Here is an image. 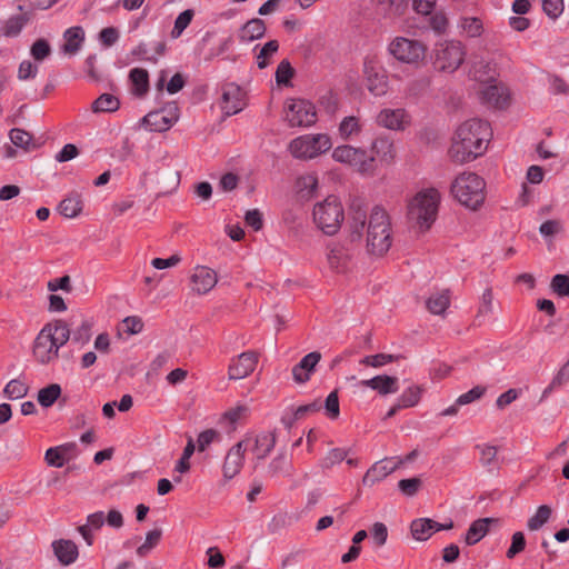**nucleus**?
<instances>
[{
	"mask_svg": "<svg viewBox=\"0 0 569 569\" xmlns=\"http://www.w3.org/2000/svg\"><path fill=\"white\" fill-rule=\"evenodd\" d=\"M492 136L490 124L481 119H469L456 130L449 156L457 163L473 161L482 156Z\"/></svg>",
	"mask_w": 569,
	"mask_h": 569,
	"instance_id": "nucleus-1",
	"label": "nucleus"
},
{
	"mask_svg": "<svg viewBox=\"0 0 569 569\" xmlns=\"http://www.w3.org/2000/svg\"><path fill=\"white\" fill-rule=\"evenodd\" d=\"M71 336L68 323L63 320H54L47 323L36 337L33 356L41 365L54 361L59 356V349L64 346Z\"/></svg>",
	"mask_w": 569,
	"mask_h": 569,
	"instance_id": "nucleus-2",
	"label": "nucleus"
},
{
	"mask_svg": "<svg viewBox=\"0 0 569 569\" xmlns=\"http://www.w3.org/2000/svg\"><path fill=\"white\" fill-rule=\"evenodd\" d=\"M441 196L436 188L418 191L408 202L407 218L413 229L425 232L437 219Z\"/></svg>",
	"mask_w": 569,
	"mask_h": 569,
	"instance_id": "nucleus-3",
	"label": "nucleus"
},
{
	"mask_svg": "<svg viewBox=\"0 0 569 569\" xmlns=\"http://www.w3.org/2000/svg\"><path fill=\"white\" fill-rule=\"evenodd\" d=\"M393 231L388 212L380 206L372 208L368 220L366 249L375 257H383L391 248Z\"/></svg>",
	"mask_w": 569,
	"mask_h": 569,
	"instance_id": "nucleus-4",
	"label": "nucleus"
},
{
	"mask_svg": "<svg viewBox=\"0 0 569 569\" xmlns=\"http://www.w3.org/2000/svg\"><path fill=\"white\" fill-rule=\"evenodd\" d=\"M453 198L470 210H478L486 199V182L475 172L465 171L451 183Z\"/></svg>",
	"mask_w": 569,
	"mask_h": 569,
	"instance_id": "nucleus-5",
	"label": "nucleus"
},
{
	"mask_svg": "<svg viewBox=\"0 0 569 569\" xmlns=\"http://www.w3.org/2000/svg\"><path fill=\"white\" fill-rule=\"evenodd\" d=\"M312 216L317 227L328 236L337 233L345 219L342 204L335 196L318 202L313 207Z\"/></svg>",
	"mask_w": 569,
	"mask_h": 569,
	"instance_id": "nucleus-6",
	"label": "nucleus"
},
{
	"mask_svg": "<svg viewBox=\"0 0 569 569\" xmlns=\"http://www.w3.org/2000/svg\"><path fill=\"white\" fill-rule=\"evenodd\" d=\"M388 50L398 61L418 66L426 58L427 46L416 39L397 37L390 42Z\"/></svg>",
	"mask_w": 569,
	"mask_h": 569,
	"instance_id": "nucleus-7",
	"label": "nucleus"
},
{
	"mask_svg": "<svg viewBox=\"0 0 569 569\" xmlns=\"http://www.w3.org/2000/svg\"><path fill=\"white\" fill-rule=\"evenodd\" d=\"M331 148L327 134H306L293 139L289 144L291 154L297 159H312Z\"/></svg>",
	"mask_w": 569,
	"mask_h": 569,
	"instance_id": "nucleus-8",
	"label": "nucleus"
},
{
	"mask_svg": "<svg viewBox=\"0 0 569 569\" xmlns=\"http://www.w3.org/2000/svg\"><path fill=\"white\" fill-rule=\"evenodd\" d=\"M465 58L466 50L459 41H445L435 49V67L442 72H455Z\"/></svg>",
	"mask_w": 569,
	"mask_h": 569,
	"instance_id": "nucleus-9",
	"label": "nucleus"
},
{
	"mask_svg": "<svg viewBox=\"0 0 569 569\" xmlns=\"http://www.w3.org/2000/svg\"><path fill=\"white\" fill-rule=\"evenodd\" d=\"M332 158L353 167L361 174L372 176L376 172V158L369 157L362 149L348 144L339 146L333 150Z\"/></svg>",
	"mask_w": 569,
	"mask_h": 569,
	"instance_id": "nucleus-10",
	"label": "nucleus"
},
{
	"mask_svg": "<svg viewBox=\"0 0 569 569\" xmlns=\"http://www.w3.org/2000/svg\"><path fill=\"white\" fill-rule=\"evenodd\" d=\"M286 120L291 127H309L316 122L313 104L303 99H288L284 106Z\"/></svg>",
	"mask_w": 569,
	"mask_h": 569,
	"instance_id": "nucleus-11",
	"label": "nucleus"
},
{
	"mask_svg": "<svg viewBox=\"0 0 569 569\" xmlns=\"http://www.w3.org/2000/svg\"><path fill=\"white\" fill-rule=\"evenodd\" d=\"M259 361V352L249 350L232 357L228 367L229 380H240L249 377Z\"/></svg>",
	"mask_w": 569,
	"mask_h": 569,
	"instance_id": "nucleus-12",
	"label": "nucleus"
},
{
	"mask_svg": "<svg viewBox=\"0 0 569 569\" xmlns=\"http://www.w3.org/2000/svg\"><path fill=\"white\" fill-rule=\"evenodd\" d=\"M327 250V262L331 271L346 273L350 270L352 252L349 247L342 243H331Z\"/></svg>",
	"mask_w": 569,
	"mask_h": 569,
	"instance_id": "nucleus-13",
	"label": "nucleus"
},
{
	"mask_svg": "<svg viewBox=\"0 0 569 569\" xmlns=\"http://www.w3.org/2000/svg\"><path fill=\"white\" fill-rule=\"evenodd\" d=\"M249 443L250 439L246 438L228 450L222 465L223 477L227 480L232 479L240 472L243 466L244 452Z\"/></svg>",
	"mask_w": 569,
	"mask_h": 569,
	"instance_id": "nucleus-14",
	"label": "nucleus"
},
{
	"mask_svg": "<svg viewBox=\"0 0 569 569\" xmlns=\"http://www.w3.org/2000/svg\"><path fill=\"white\" fill-rule=\"evenodd\" d=\"M244 106V92L238 84L227 83L222 86L220 107L226 116L237 114Z\"/></svg>",
	"mask_w": 569,
	"mask_h": 569,
	"instance_id": "nucleus-15",
	"label": "nucleus"
},
{
	"mask_svg": "<svg viewBox=\"0 0 569 569\" xmlns=\"http://www.w3.org/2000/svg\"><path fill=\"white\" fill-rule=\"evenodd\" d=\"M217 282V272L206 266H197L190 276L191 290L197 295L208 293Z\"/></svg>",
	"mask_w": 569,
	"mask_h": 569,
	"instance_id": "nucleus-16",
	"label": "nucleus"
},
{
	"mask_svg": "<svg viewBox=\"0 0 569 569\" xmlns=\"http://www.w3.org/2000/svg\"><path fill=\"white\" fill-rule=\"evenodd\" d=\"M401 465H403V460L382 459L376 462L363 476V486L371 487L376 482L383 480L386 477L396 471Z\"/></svg>",
	"mask_w": 569,
	"mask_h": 569,
	"instance_id": "nucleus-17",
	"label": "nucleus"
},
{
	"mask_svg": "<svg viewBox=\"0 0 569 569\" xmlns=\"http://www.w3.org/2000/svg\"><path fill=\"white\" fill-rule=\"evenodd\" d=\"M481 101L490 107L503 109L509 103L508 88L502 83H490L479 91Z\"/></svg>",
	"mask_w": 569,
	"mask_h": 569,
	"instance_id": "nucleus-18",
	"label": "nucleus"
},
{
	"mask_svg": "<svg viewBox=\"0 0 569 569\" xmlns=\"http://www.w3.org/2000/svg\"><path fill=\"white\" fill-rule=\"evenodd\" d=\"M366 86L368 90L376 97L387 93L388 78L381 68L371 63H365Z\"/></svg>",
	"mask_w": 569,
	"mask_h": 569,
	"instance_id": "nucleus-19",
	"label": "nucleus"
},
{
	"mask_svg": "<svg viewBox=\"0 0 569 569\" xmlns=\"http://www.w3.org/2000/svg\"><path fill=\"white\" fill-rule=\"evenodd\" d=\"M321 353L319 351H312L306 355L296 366L292 368L293 380L299 383H306L310 380L311 375L316 370L317 365L321 360Z\"/></svg>",
	"mask_w": 569,
	"mask_h": 569,
	"instance_id": "nucleus-20",
	"label": "nucleus"
},
{
	"mask_svg": "<svg viewBox=\"0 0 569 569\" xmlns=\"http://www.w3.org/2000/svg\"><path fill=\"white\" fill-rule=\"evenodd\" d=\"M379 126L390 130H403L410 122L405 109H382L377 116Z\"/></svg>",
	"mask_w": 569,
	"mask_h": 569,
	"instance_id": "nucleus-21",
	"label": "nucleus"
},
{
	"mask_svg": "<svg viewBox=\"0 0 569 569\" xmlns=\"http://www.w3.org/2000/svg\"><path fill=\"white\" fill-rule=\"evenodd\" d=\"M360 385L377 391L380 396L396 393L399 390L398 378L388 375H378L370 379L361 380Z\"/></svg>",
	"mask_w": 569,
	"mask_h": 569,
	"instance_id": "nucleus-22",
	"label": "nucleus"
},
{
	"mask_svg": "<svg viewBox=\"0 0 569 569\" xmlns=\"http://www.w3.org/2000/svg\"><path fill=\"white\" fill-rule=\"evenodd\" d=\"M52 550L62 566H70L79 557L78 546L69 539H58L52 542Z\"/></svg>",
	"mask_w": 569,
	"mask_h": 569,
	"instance_id": "nucleus-23",
	"label": "nucleus"
},
{
	"mask_svg": "<svg viewBox=\"0 0 569 569\" xmlns=\"http://www.w3.org/2000/svg\"><path fill=\"white\" fill-rule=\"evenodd\" d=\"M371 152V157L376 158V167L378 163L382 166L390 164L396 154L393 142L388 138H377L372 142Z\"/></svg>",
	"mask_w": 569,
	"mask_h": 569,
	"instance_id": "nucleus-24",
	"label": "nucleus"
},
{
	"mask_svg": "<svg viewBox=\"0 0 569 569\" xmlns=\"http://www.w3.org/2000/svg\"><path fill=\"white\" fill-rule=\"evenodd\" d=\"M378 13L386 18H398L405 13L409 0H371Z\"/></svg>",
	"mask_w": 569,
	"mask_h": 569,
	"instance_id": "nucleus-25",
	"label": "nucleus"
},
{
	"mask_svg": "<svg viewBox=\"0 0 569 569\" xmlns=\"http://www.w3.org/2000/svg\"><path fill=\"white\" fill-rule=\"evenodd\" d=\"M177 116H164L161 111L149 112L146 114L141 122L150 131L162 132L167 131L177 121Z\"/></svg>",
	"mask_w": 569,
	"mask_h": 569,
	"instance_id": "nucleus-26",
	"label": "nucleus"
},
{
	"mask_svg": "<svg viewBox=\"0 0 569 569\" xmlns=\"http://www.w3.org/2000/svg\"><path fill=\"white\" fill-rule=\"evenodd\" d=\"M249 439L250 442H253L252 451L259 461L263 460L272 451L276 445L274 432H262L257 435L253 439Z\"/></svg>",
	"mask_w": 569,
	"mask_h": 569,
	"instance_id": "nucleus-27",
	"label": "nucleus"
},
{
	"mask_svg": "<svg viewBox=\"0 0 569 569\" xmlns=\"http://www.w3.org/2000/svg\"><path fill=\"white\" fill-rule=\"evenodd\" d=\"M451 296L449 289H443L432 293L426 300L427 310L436 316H443L450 306Z\"/></svg>",
	"mask_w": 569,
	"mask_h": 569,
	"instance_id": "nucleus-28",
	"label": "nucleus"
},
{
	"mask_svg": "<svg viewBox=\"0 0 569 569\" xmlns=\"http://www.w3.org/2000/svg\"><path fill=\"white\" fill-rule=\"evenodd\" d=\"M64 43L61 48L64 54H76L84 40V31L81 27H71L63 33Z\"/></svg>",
	"mask_w": 569,
	"mask_h": 569,
	"instance_id": "nucleus-29",
	"label": "nucleus"
},
{
	"mask_svg": "<svg viewBox=\"0 0 569 569\" xmlns=\"http://www.w3.org/2000/svg\"><path fill=\"white\" fill-rule=\"evenodd\" d=\"M495 519L492 518H481L473 521L466 532L465 542L468 546H473L479 542L487 535L489 525Z\"/></svg>",
	"mask_w": 569,
	"mask_h": 569,
	"instance_id": "nucleus-30",
	"label": "nucleus"
},
{
	"mask_svg": "<svg viewBox=\"0 0 569 569\" xmlns=\"http://www.w3.org/2000/svg\"><path fill=\"white\" fill-rule=\"evenodd\" d=\"M104 523V513L97 511L87 517V522L78 527L79 533L82 536L88 546L93 543L92 530H99Z\"/></svg>",
	"mask_w": 569,
	"mask_h": 569,
	"instance_id": "nucleus-31",
	"label": "nucleus"
},
{
	"mask_svg": "<svg viewBox=\"0 0 569 569\" xmlns=\"http://www.w3.org/2000/svg\"><path fill=\"white\" fill-rule=\"evenodd\" d=\"M266 24L263 20L254 18L249 20L240 30L239 38L242 42H250L260 39L266 33Z\"/></svg>",
	"mask_w": 569,
	"mask_h": 569,
	"instance_id": "nucleus-32",
	"label": "nucleus"
},
{
	"mask_svg": "<svg viewBox=\"0 0 569 569\" xmlns=\"http://www.w3.org/2000/svg\"><path fill=\"white\" fill-rule=\"evenodd\" d=\"M432 525V519L429 518H419L413 520L410 525V531L413 539L417 541L428 540L435 532Z\"/></svg>",
	"mask_w": 569,
	"mask_h": 569,
	"instance_id": "nucleus-33",
	"label": "nucleus"
},
{
	"mask_svg": "<svg viewBox=\"0 0 569 569\" xmlns=\"http://www.w3.org/2000/svg\"><path fill=\"white\" fill-rule=\"evenodd\" d=\"M10 141L18 148L26 151L37 149L39 144L34 142L33 136L20 128H13L9 132Z\"/></svg>",
	"mask_w": 569,
	"mask_h": 569,
	"instance_id": "nucleus-34",
	"label": "nucleus"
},
{
	"mask_svg": "<svg viewBox=\"0 0 569 569\" xmlns=\"http://www.w3.org/2000/svg\"><path fill=\"white\" fill-rule=\"evenodd\" d=\"M129 78L133 84V93L138 97H142L148 92L149 89V73L146 69L133 68Z\"/></svg>",
	"mask_w": 569,
	"mask_h": 569,
	"instance_id": "nucleus-35",
	"label": "nucleus"
},
{
	"mask_svg": "<svg viewBox=\"0 0 569 569\" xmlns=\"http://www.w3.org/2000/svg\"><path fill=\"white\" fill-rule=\"evenodd\" d=\"M120 101L117 97L110 93H102L99 96L91 106L93 112H114L119 109Z\"/></svg>",
	"mask_w": 569,
	"mask_h": 569,
	"instance_id": "nucleus-36",
	"label": "nucleus"
},
{
	"mask_svg": "<svg viewBox=\"0 0 569 569\" xmlns=\"http://www.w3.org/2000/svg\"><path fill=\"white\" fill-rule=\"evenodd\" d=\"M61 395V387L58 383H51L38 391L37 400L44 408L51 407Z\"/></svg>",
	"mask_w": 569,
	"mask_h": 569,
	"instance_id": "nucleus-37",
	"label": "nucleus"
},
{
	"mask_svg": "<svg viewBox=\"0 0 569 569\" xmlns=\"http://www.w3.org/2000/svg\"><path fill=\"white\" fill-rule=\"evenodd\" d=\"M82 210V201L80 196L74 194L67 197L59 204V211L66 218H74Z\"/></svg>",
	"mask_w": 569,
	"mask_h": 569,
	"instance_id": "nucleus-38",
	"label": "nucleus"
},
{
	"mask_svg": "<svg viewBox=\"0 0 569 569\" xmlns=\"http://www.w3.org/2000/svg\"><path fill=\"white\" fill-rule=\"evenodd\" d=\"M551 513L552 510L548 505L539 506L536 513L527 522L528 529L531 531L539 530L549 521Z\"/></svg>",
	"mask_w": 569,
	"mask_h": 569,
	"instance_id": "nucleus-39",
	"label": "nucleus"
},
{
	"mask_svg": "<svg viewBox=\"0 0 569 569\" xmlns=\"http://www.w3.org/2000/svg\"><path fill=\"white\" fill-rule=\"evenodd\" d=\"M30 20V13L23 12L9 18L4 24L3 33L7 37H14L20 33L26 23Z\"/></svg>",
	"mask_w": 569,
	"mask_h": 569,
	"instance_id": "nucleus-40",
	"label": "nucleus"
},
{
	"mask_svg": "<svg viewBox=\"0 0 569 569\" xmlns=\"http://www.w3.org/2000/svg\"><path fill=\"white\" fill-rule=\"evenodd\" d=\"M423 388L418 385L408 387L398 398L400 406L403 408H411L419 403Z\"/></svg>",
	"mask_w": 569,
	"mask_h": 569,
	"instance_id": "nucleus-41",
	"label": "nucleus"
},
{
	"mask_svg": "<svg viewBox=\"0 0 569 569\" xmlns=\"http://www.w3.org/2000/svg\"><path fill=\"white\" fill-rule=\"evenodd\" d=\"M162 537L161 529H153L147 532L144 542L137 548V555L139 557H146L154 547L158 546Z\"/></svg>",
	"mask_w": 569,
	"mask_h": 569,
	"instance_id": "nucleus-42",
	"label": "nucleus"
},
{
	"mask_svg": "<svg viewBox=\"0 0 569 569\" xmlns=\"http://www.w3.org/2000/svg\"><path fill=\"white\" fill-rule=\"evenodd\" d=\"M279 50V42L277 40L268 41L259 51L257 56V66L259 69H264L269 66V58H271Z\"/></svg>",
	"mask_w": 569,
	"mask_h": 569,
	"instance_id": "nucleus-43",
	"label": "nucleus"
},
{
	"mask_svg": "<svg viewBox=\"0 0 569 569\" xmlns=\"http://www.w3.org/2000/svg\"><path fill=\"white\" fill-rule=\"evenodd\" d=\"M268 470L272 477L274 476H290L291 462L282 455L277 456L270 462Z\"/></svg>",
	"mask_w": 569,
	"mask_h": 569,
	"instance_id": "nucleus-44",
	"label": "nucleus"
},
{
	"mask_svg": "<svg viewBox=\"0 0 569 569\" xmlns=\"http://www.w3.org/2000/svg\"><path fill=\"white\" fill-rule=\"evenodd\" d=\"M194 450H196L194 442H193L192 438H189V440L183 449L181 458L176 463L174 471H177L181 475L189 472V470L191 468L189 460H190L191 456L193 455Z\"/></svg>",
	"mask_w": 569,
	"mask_h": 569,
	"instance_id": "nucleus-45",
	"label": "nucleus"
},
{
	"mask_svg": "<svg viewBox=\"0 0 569 569\" xmlns=\"http://www.w3.org/2000/svg\"><path fill=\"white\" fill-rule=\"evenodd\" d=\"M295 76V69L291 67L289 60L280 61L276 70V82L278 84L289 86L290 80Z\"/></svg>",
	"mask_w": 569,
	"mask_h": 569,
	"instance_id": "nucleus-46",
	"label": "nucleus"
},
{
	"mask_svg": "<svg viewBox=\"0 0 569 569\" xmlns=\"http://www.w3.org/2000/svg\"><path fill=\"white\" fill-rule=\"evenodd\" d=\"M431 86V78L429 76H421L412 80L407 87V93L412 97H418L428 91Z\"/></svg>",
	"mask_w": 569,
	"mask_h": 569,
	"instance_id": "nucleus-47",
	"label": "nucleus"
},
{
	"mask_svg": "<svg viewBox=\"0 0 569 569\" xmlns=\"http://www.w3.org/2000/svg\"><path fill=\"white\" fill-rule=\"evenodd\" d=\"M193 18V10L187 9L182 11L176 19L173 29L171 30V37L177 39L181 36L184 29L190 24Z\"/></svg>",
	"mask_w": 569,
	"mask_h": 569,
	"instance_id": "nucleus-48",
	"label": "nucleus"
},
{
	"mask_svg": "<svg viewBox=\"0 0 569 569\" xmlns=\"http://www.w3.org/2000/svg\"><path fill=\"white\" fill-rule=\"evenodd\" d=\"M395 359H396V356H393V355L377 353V355L363 357L360 360V363L365 365L367 367L380 368L388 363L393 362Z\"/></svg>",
	"mask_w": 569,
	"mask_h": 569,
	"instance_id": "nucleus-49",
	"label": "nucleus"
},
{
	"mask_svg": "<svg viewBox=\"0 0 569 569\" xmlns=\"http://www.w3.org/2000/svg\"><path fill=\"white\" fill-rule=\"evenodd\" d=\"M551 290L560 297H569V276L558 273L550 282Z\"/></svg>",
	"mask_w": 569,
	"mask_h": 569,
	"instance_id": "nucleus-50",
	"label": "nucleus"
},
{
	"mask_svg": "<svg viewBox=\"0 0 569 569\" xmlns=\"http://www.w3.org/2000/svg\"><path fill=\"white\" fill-rule=\"evenodd\" d=\"M28 392V387L24 382L13 379L9 381L4 388V395L9 399H20Z\"/></svg>",
	"mask_w": 569,
	"mask_h": 569,
	"instance_id": "nucleus-51",
	"label": "nucleus"
},
{
	"mask_svg": "<svg viewBox=\"0 0 569 569\" xmlns=\"http://www.w3.org/2000/svg\"><path fill=\"white\" fill-rule=\"evenodd\" d=\"M526 548V538L523 532L517 531L511 537V545L506 552L508 559H513L518 553L522 552Z\"/></svg>",
	"mask_w": 569,
	"mask_h": 569,
	"instance_id": "nucleus-52",
	"label": "nucleus"
},
{
	"mask_svg": "<svg viewBox=\"0 0 569 569\" xmlns=\"http://www.w3.org/2000/svg\"><path fill=\"white\" fill-rule=\"evenodd\" d=\"M30 53L37 61H42L51 53V47L46 39H38L33 42Z\"/></svg>",
	"mask_w": 569,
	"mask_h": 569,
	"instance_id": "nucleus-53",
	"label": "nucleus"
},
{
	"mask_svg": "<svg viewBox=\"0 0 569 569\" xmlns=\"http://www.w3.org/2000/svg\"><path fill=\"white\" fill-rule=\"evenodd\" d=\"M360 131L359 119L356 117H346L340 123L339 132L342 138L348 139L350 136Z\"/></svg>",
	"mask_w": 569,
	"mask_h": 569,
	"instance_id": "nucleus-54",
	"label": "nucleus"
},
{
	"mask_svg": "<svg viewBox=\"0 0 569 569\" xmlns=\"http://www.w3.org/2000/svg\"><path fill=\"white\" fill-rule=\"evenodd\" d=\"M461 27L472 38L479 37L483 30L481 20L475 17L463 18Z\"/></svg>",
	"mask_w": 569,
	"mask_h": 569,
	"instance_id": "nucleus-55",
	"label": "nucleus"
},
{
	"mask_svg": "<svg viewBox=\"0 0 569 569\" xmlns=\"http://www.w3.org/2000/svg\"><path fill=\"white\" fill-rule=\"evenodd\" d=\"M486 391H487L486 387L476 386L472 389H470L469 391H467L466 393L460 395L457 398V405L466 406L471 402H475V401L479 400L480 398H482L483 395L486 393Z\"/></svg>",
	"mask_w": 569,
	"mask_h": 569,
	"instance_id": "nucleus-56",
	"label": "nucleus"
},
{
	"mask_svg": "<svg viewBox=\"0 0 569 569\" xmlns=\"http://www.w3.org/2000/svg\"><path fill=\"white\" fill-rule=\"evenodd\" d=\"M493 310V292L491 288H487L480 299L477 318L485 317Z\"/></svg>",
	"mask_w": 569,
	"mask_h": 569,
	"instance_id": "nucleus-57",
	"label": "nucleus"
},
{
	"mask_svg": "<svg viewBox=\"0 0 569 569\" xmlns=\"http://www.w3.org/2000/svg\"><path fill=\"white\" fill-rule=\"evenodd\" d=\"M563 9V0H542V10L552 20H556Z\"/></svg>",
	"mask_w": 569,
	"mask_h": 569,
	"instance_id": "nucleus-58",
	"label": "nucleus"
},
{
	"mask_svg": "<svg viewBox=\"0 0 569 569\" xmlns=\"http://www.w3.org/2000/svg\"><path fill=\"white\" fill-rule=\"evenodd\" d=\"M143 321L138 316H129L122 320V330L128 335H138L143 330Z\"/></svg>",
	"mask_w": 569,
	"mask_h": 569,
	"instance_id": "nucleus-59",
	"label": "nucleus"
},
{
	"mask_svg": "<svg viewBox=\"0 0 569 569\" xmlns=\"http://www.w3.org/2000/svg\"><path fill=\"white\" fill-rule=\"evenodd\" d=\"M62 450V448L52 447L46 451L44 460L48 466L61 468L64 465L66 457L61 453Z\"/></svg>",
	"mask_w": 569,
	"mask_h": 569,
	"instance_id": "nucleus-60",
	"label": "nucleus"
},
{
	"mask_svg": "<svg viewBox=\"0 0 569 569\" xmlns=\"http://www.w3.org/2000/svg\"><path fill=\"white\" fill-rule=\"evenodd\" d=\"M421 487L419 478L402 479L398 482L399 490L407 497H413Z\"/></svg>",
	"mask_w": 569,
	"mask_h": 569,
	"instance_id": "nucleus-61",
	"label": "nucleus"
},
{
	"mask_svg": "<svg viewBox=\"0 0 569 569\" xmlns=\"http://www.w3.org/2000/svg\"><path fill=\"white\" fill-rule=\"evenodd\" d=\"M297 183L300 192H306V196L311 197L318 188V178L313 174H307L300 177Z\"/></svg>",
	"mask_w": 569,
	"mask_h": 569,
	"instance_id": "nucleus-62",
	"label": "nucleus"
},
{
	"mask_svg": "<svg viewBox=\"0 0 569 569\" xmlns=\"http://www.w3.org/2000/svg\"><path fill=\"white\" fill-rule=\"evenodd\" d=\"M220 437L219 432L214 429H207L199 433L197 439L198 451H204L216 439Z\"/></svg>",
	"mask_w": 569,
	"mask_h": 569,
	"instance_id": "nucleus-63",
	"label": "nucleus"
},
{
	"mask_svg": "<svg viewBox=\"0 0 569 569\" xmlns=\"http://www.w3.org/2000/svg\"><path fill=\"white\" fill-rule=\"evenodd\" d=\"M325 409L327 411V415L331 419H337L340 415V407H339V398L338 392L332 391L328 395L325 401Z\"/></svg>",
	"mask_w": 569,
	"mask_h": 569,
	"instance_id": "nucleus-64",
	"label": "nucleus"
}]
</instances>
